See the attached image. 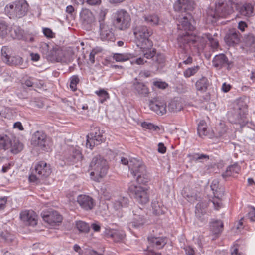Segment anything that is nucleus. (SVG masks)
<instances>
[{"instance_id":"f257e3e1","label":"nucleus","mask_w":255,"mask_h":255,"mask_svg":"<svg viewBox=\"0 0 255 255\" xmlns=\"http://www.w3.org/2000/svg\"><path fill=\"white\" fill-rule=\"evenodd\" d=\"M129 171L136 182L131 184L128 188L130 195L137 202L142 203L143 196V165L142 162L136 158L129 161Z\"/></svg>"},{"instance_id":"f03ea898","label":"nucleus","mask_w":255,"mask_h":255,"mask_svg":"<svg viewBox=\"0 0 255 255\" xmlns=\"http://www.w3.org/2000/svg\"><path fill=\"white\" fill-rule=\"evenodd\" d=\"M208 40L213 48H216L219 46L217 39L214 38L212 35L209 33L203 34L201 36L197 35H185V36H180L178 39V43L181 48L186 50L188 46L196 47L200 49L205 45Z\"/></svg>"},{"instance_id":"7ed1b4c3","label":"nucleus","mask_w":255,"mask_h":255,"mask_svg":"<svg viewBox=\"0 0 255 255\" xmlns=\"http://www.w3.org/2000/svg\"><path fill=\"white\" fill-rule=\"evenodd\" d=\"M152 34L150 30L147 29L146 32L144 31V59L148 60H144V64H149L150 66L158 68L160 64L165 62V57L162 54H156V49L153 47L152 41L148 38Z\"/></svg>"},{"instance_id":"20e7f679","label":"nucleus","mask_w":255,"mask_h":255,"mask_svg":"<svg viewBox=\"0 0 255 255\" xmlns=\"http://www.w3.org/2000/svg\"><path fill=\"white\" fill-rule=\"evenodd\" d=\"M4 10L9 18L19 19L27 14L29 5L25 0H17L8 3Z\"/></svg>"},{"instance_id":"39448f33","label":"nucleus","mask_w":255,"mask_h":255,"mask_svg":"<svg viewBox=\"0 0 255 255\" xmlns=\"http://www.w3.org/2000/svg\"><path fill=\"white\" fill-rule=\"evenodd\" d=\"M108 168L107 161L102 156L97 155L94 157L90 164L91 178L99 181V178H102L107 174Z\"/></svg>"},{"instance_id":"423d86ee","label":"nucleus","mask_w":255,"mask_h":255,"mask_svg":"<svg viewBox=\"0 0 255 255\" xmlns=\"http://www.w3.org/2000/svg\"><path fill=\"white\" fill-rule=\"evenodd\" d=\"M107 13V10L105 9L101 10L99 13L98 19L100 38L103 41H114L115 36L112 26L109 22L105 21Z\"/></svg>"},{"instance_id":"0eeeda50","label":"nucleus","mask_w":255,"mask_h":255,"mask_svg":"<svg viewBox=\"0 0 255 255\" xmlns=\"http://www.w3.org/2000/svg\"><path fill=\"white\" fill-rule=\"evenodd\" d=\"M51 173L50 165L44 161H39L35 165L34 169L29 176L28 180L30 182L36 184L40 179L48 177Z\"/></svg>"},{"instance_id":"6e6552de","label":"nucleus","mask_w":255,"mask_h":255,"mask_svg":"<svg viewBox=\"0 0 255 255\" xmlns=\"http://www.w3.org/2000/svg\"><path fill=\"white\" fill-rule=\"evenodd\" d=\"M113 23L118 29L125 30L129 28L131 18L129 14L124 9H119L113 13Z\"/></svg>"},{"instance_id":"1a4fd4ad","label":"nucleus","mask_w":255,"mask_h":255,"mask_svg":"<svg viewBox=\"0 0 255 255\" xmlns=\"http://www.w3.org/2000/svg\"><path fill=\"white\" fill-rule=\"evenodd\" d=\"M32 144L38 146L41 149L48 151L52 145L51 139L42 131H37L32 136Z\"/></svg>"},{"instance_id":"9d476101","label":"nucleus","mask_w":255,"mask_h":255,"mask_svg":"<svg viewBox=\"0 0 255 255\" xmlns=\"http://www.w3.org/2000/svg\"><path fill=\"white\" fill-rule=\"evenodd\" d=\"M103 130L96 128L94 131L90 133L87 135V142L86 146L92 149L95 145L100 144L104 141V137L103 136Z\"/></svg>"},{"instance_id":"9b49d317","label":"nucleus","mask_w":255,"mask_h":255,"mask_svg":"<svg viewBox=\"0 0 255 255\" xmlns=\"http://www.w3.org/2000/svg\"><path fill=\"white\" fill-rule=\"evenodd\" d=\"M191 18V15L187 14L181 19L180 21H179V24L177 25V28L178 30L184 31V32L182 34H179L177 38V42L178 39L180 36H185V35H193L190 33V32L193 31L194 29V26L191 24L190 22ZM177 45L178 46L180 47L178 43Z\"/></svg>"},{"instance_id":"f8f14e48","label":"nucleus","mask_w":255,"mask_h":255,"mask_svg":"<svg viewBox=\"0 0 255 255\" xmlns=\"http://www.w3.org/2000/svg\"><path fill=\"white\" fill-rule=\"evenodd\" d=\"M49 60L61 63H67L70 61L69 52L59 47L52 48V53Z\"/></svg>"},{"instance_id":"ddd939ff","label":"nucleus","mask_w":255,"mask_h":255,"mask_svg":"<svg viewBox=\"0 0 255 255\" xmlns=\"http://www.w3.org/2000/svg\"><path fill=\"white\" fill-rule=\"evenodd\" d=\"M133 31L136 45L142 49L143 46V25L142 20H136L134 22Z\"/></svg>"},{"instance_id":"4468645a","label":"nucleus","mask_w":255,"mask_h":255,"mask_svg":"<svg viewBox=\"0 0 255 255\" xmlns=\"http://www.w3.org/2000/svg\"><path fill=\"white\" fill-rule=\"evenodd\" d=\"M41 216L45 222L51 225L59 223L62 220L61 215L58 212L52 209L43 211L41 213Z\"/></svg>"},{"instance_id":"2eb2a0df","label":"nucleus","mask_w":255,"mask_h":255,"mask_svg":"<svg viewBox=\"0 0 255 255\" xmlns=\"http://www.w3.org/2000/svg\"><path fill=\"white\" fill-rule=\"evenodd\" d=\"M20 218L26 225L34 226L37 223V216L32 210H24L21 212Z\"/></svg>"},{"instance_id":"dca6fc26","label":"nucleus","mask_w":255,"mask_h":255,"mask_svg":"<svg viewBox=\"0 0 255 255\" xmlns=\"http://www.w3.org/2000/svg\"><path fill=\"white\" fill-rule=\"evenodd\" d=\"M77 201L81 208L86 211L92 209L95 204L93 199L91 196L85 194L78 195Z\"/></svg>"},{"instance_id":"f3484780","label":"nucleus","mask_w":255,"mask_h":255,"mask_svg":"<svg viewBox=\"0 0 255 255\" xmlns=\"http://www.w3.org/2000/svg\"><path fill=\"white\" fill-rule=\"evenodd\" d=\"M173 7L176 11L187 12L193 8V3L191 0H177L174 4Z\"/></svg>"},{"instance_id":"a211bd4d","label":"nucleus","mask_w":255,"mask_h":255,"mask_svg":"<svg viewBox=\"0 0 255 255\" xmlns=\"http://www.w3.org/2000/svg\"><path fill=\"white\" fill-rule=\"evenodd\" d=\"M240 34L238 31L231 30L227 33L224 38L227 45L229 46H234L239 43L240 41Z\"/></svg>"},{"instance_id":"6ab92c4d","label":"nucleus","mask_w":255,"mask_h":255,"mask_svg":"<svg viewBox=\"0 0 255 255\" xmlns=\"http://www.w3.org/2000/svg\"><path fill=\"white\" fill-rule=\"evenodd\" d=\"M235 7L239 13L246 17H250L253 14V6L251 3H245L244 4L236 3Z\"/></svg>"},{"instance_id":"aec40b11","label":"nucleus","mask_w":255,"mask_h":255,"mask_svg":"<svg viewBox=\"0 0 255 255\" xmlns=\"http://www.w3.org/2000/svg\"><path fill=\"white\" fill-rule=\"evenodd\" d=\"M105 234L115 242H121L125 237V232L122 230L106 229Z\"/></svg>"},{"instance_id":"412c9836","label":"nucleus","mask_w":255,"mask_h":255,"mask_svg":"<svg viewBox=\"0 0 255 255\" xmlns=\"http://www.w3.org/2000/svg\"><path fill=\"white\" fill-rule=\"evenodd\" d=\"M243 48L247 51L251 52L255 51V36L253 34L249 33L245 36Z\"/></svg>"},{"instance_id":"4be33fe9","label":"nucleus","mask_w":255,"mask_h":255,"mask_svg":"<svg viewBox=\"0 0 255 255\" xmlns=\"http://www.w3.org/2000/svg\"><path fill=\"white\" fill-rule=\"evenodd\" d=\"M223 223L221 220H212L210 223V230L211 234L215 237L213 239L217 238L223 231Z\"/></svg>"},{"instance_id":"5701e85b","label":"nucleus","mask_w":255,"mask_h":255,"mask_svg":"<svg viewBox=\"0 0 255 255\" xmlns=\"http://www.w3.org/2000/svg\"><path fill=\"white\" fill-rule=\"evenodd\" d=\"M133 220L129 223V226L137 228L142 224L143 216L142 209L141 207H137L133 211Z\"/></svg>"},{"instance_id":"b1692460","label":"nucleus","mask_w":255,"mask_h":255,"mask_svg":"<svg viewBox=\"0 0 255 255\" xmlns=\"http://www.w3.org/2000/svg\"><path fill=\"white\" fill-rule=\"evenodd\" d=\"M149 107L154 112H166V106L164 102L157 100H151L149 102Z\"/></svg>"},{"instance_id":"393cba45","label":"nucleus","mask_w":255,"mask_h":255,"mask_svg":"<svg viewBox=\"0 0 255 255\" xmlns=\"http://www.w3.org/2000/svg\"><path fill=\"white\" fill-rule=\"evenodd\" d=\"M241 168L238 163H234L227 167L226 171L222 174L224 178L229 177H234L236 174H239Z\"/></svg>"},{"instance_id":"a878e982","label":"nucleus","mask_w":255,"mask_h":255,"mask_svg":"<svg viewBox=\"0 0 255 255\" xmlns=\"http://www.w3.org/2000/svg\"><path fill=\"white\" fill-rule=\"evenodd\" d=\"M228 62L227 57L223 54L216 55L212 61L213 65L218 69L226 66L228 65Z\"/></svg>"},{"instance_id":"bb28decb","label":"nucleus","mask_w":255,"mask_h":255,"mask_svg":"<svg viewBox=\"0 0 255 255\" xmlns=\"http://www.w3.org/2000/svg\"><path fill=\"white\" fill-rule=\"evenodd\" d=\"M206 207V204L203 203H199L196 206V217L201 222H205L207 221V218L205 216Z\"/></svg>"},{"instance_id":"cd10ccee","label":"nucleus","mask_w":255,"mask_h":255,"mask_svg":"<svg viewBox=\"0 0 255 255\" xmlns=\"http://www.w3.org/2000/svg\"><path fill=\"white\" fill-rule=\"evenodd\" d=\"M80 18L82 20L88 24H91L95 21L94 15L88 9H83L80 12Z\"/></svg>"},{"instance_id":"c85d7f7f","label":"nucleus","mask_w":255,"mask_h":255,"mask_svg":"<svg viewBox=\"0 0 255 255\" xmlns=\"http://www.w3.org/2000/svg\"><path fill=\"white\" fill-rule=\"evenodd\" d=\"M247 98H240L235 102L233 109L235 111L245 112L247 109Z\"/></svg>"},{"instance_id":"c756f323","label":"nucleus","mask_w":255,"mask_h":255,"mask_svg":"<svg viewBox=\"0 0 255 255\" xmlns=\"http://www.w3.org/2000/svg\"><path fill=\"white\" fill-rule=\"evenodd\" d=\"M133 87L135 92L138 94L143 93V80L141 73H140L138 77L134 79Z\"/></svg>"},{"instance_id":"7c9ffc66","label":"nucleus","mask_w":255,"mask_h":255,"mask_svg":"<svg viewBox=\"0 0 255 255\" xmlns=\"http://www.w3.org/2000/svg\"><path fill=\"white\" fill-rule=\"evenodd\" d=\"M148 241L151 246L158 249L163 248L166 244L165 239L162 238L150 237L148 238Z\"/></svg>"},{"instance_id":"2f4dec72","label":"nucleus","mask_w":255,"mask_h":255,"mask_svg":"<svg viewBox=\"0 0 255 255\" xmlns=\"http://www.w3.org/2000/svg\"><path fill=\"white\" fill-rule=\"evenodd\" d=\"M208 80L205 77H202L199 79L195 84L196 89L201 92L206 91L208 88Z\"/></svg>"},{"instance_id":"473e14b6","label":"nucleus","mask_w":255,"mask_h":255,"mask_svg":"<svg viewBox=\"0 0 255 255\" xmlns=\"http://www.w3.org/2000/svg\"><path fill=\"white\" fill-rule=\"evenodd\" d=\"M10 151L13 154H17L20 152L23 148V145L19 140L14 138L13 141L10 140Z\"/></svg>"},{"instance_id":"72a5a7b5","label":"nucleus","mask_w":255,"mask_h":255,"mask_svg":"<svg viewBox=\"0 0 255 255\" xmlns=\"http://www.w3.org/2000/svg\"><path fill=\"white\" fill-rule=\"evenodd\" d=\"M52 48H54L51 44L46 43H42L40 45V50L43 55L48 59H49L52 53Z\"/></svg>"},{"instance_id":"f704fd0d","label":"nucleus","mask_w":255,"mask_h":255,"mask_svg":"<svg viewBox=\"0 0 255 255\" xmlns=\"http://www.w3.org/2000/svg\"><path fill=\"white\" fill-rule=\"evenodd\" d=\"M151 206L153 210V213L154 214L159 215L164 213L165 208L162 203H159L156 201H154L152 202Z\"/></svg>"},{"instance_id":"c9c22d12","label":"nucleus","mask_w":255,"mask_h":255,"mask_svg":"<svg viewBox=\"0 0 255 255\" xmlns=\"http://www.w3.org/2000/svg\"><path fill=\"white\" fill-rule=\"evenodd\" d=\"M71 151L72 152V154L68 158V161L75 163L81 160L82 154L79 149L72 147L71 148Z\"/></svg>"},{"instance_id":"e433bc0d","label":"nucleus","mask_w":255,"mask_h":255,"mask_svg":"<svg viewBox=\"0 0 255 255\" xmlns=\"http://www.w3.org/2000/svg\"><path fill=\"white\" fill-rule=\"evenodd\" d=\"M197 131L199 136L201 137L207 135L208 129L207 124L204 120L200 121L198 123Z\"/></svg>"},{"instance_id":"4c0bfd02","label":"nucleus","mask_w":255,"mask_h":255,"mask_svg":"<svg viewBox=\"0 0 255 255\" xmlns=\"http://www.w3.org/2000/svg\"><path fill=\"white\" fill-rule=\"evenodd\" d=\"M10 139L6 135H0V149L6 150L9 148Z\"/></svg>"},{"instance_id":"58836bf2","label":"nucleus","mask_w":255,"mask_h":255,"mask_svg":"<svg viewBox=\"0 0 255 255\" xmlns=\"http://www.w3.org/2000/svg\"><path fill=\"white\" fill-rule=\"evenodd\" d=\"M129 200L128 198L122 197L119 198L114 203V207L116 210H120L122 208L128 206Z\"/></svg>"},{"instance_id":"ea45409f","label":"nucleus","mask_w":255,"mask_h":255,"mask_svg":"<svg viewBox=\"0 0 255 255\" xmlns=\"http://www.w3.org/2000/svg\"><path fill=\"white\" fill-rule=\"evenodd\" d=\"M168 108L170 112H180L183 110L181 105L177 100L171 101L169 103Z\"/></svg>"},{"instance_id":"a19ab883","label":"nucleus","mask_w":255,"mask_h":255,"mask_svg":"<svg viewBox=\"0 0 255 255\" xmlns=\"http://www.w3.org/2000/svg\"><path fill=\"white\" fill-rule=\"evenodd\" d=\"M23 63L22 58L19 56H11L9 57V59H6V62L7 64L11 66L13 65H20Z\"/></svg>"},{"instance_id":"79ce46f5","label":"nucleus","mask_w":255,"mask_h":255,"mask_svg":"<svg viewBox=\"0 0 255 255\" xmlns=\"http://www.w3.org/2000/svg\"><path fill=\"white\" fill-rule=\"evenodd\" d=\"M144 21L150 25H157L159 22V18L156 14L150 15L144 17Z\"/></svg>"},{"instance_id":"37998d69","label":"nucleus","mask_w":255,"mask_h":255,"mask_svg":"<svg viewBox=\"0 0 255 255\" xmlns=\"http://www.w3.org/2000/svg\"><path fill=\"white\" fill-rule=\"evenodd\" d=\"M76 227L80 232L87 233L90 230L89 224L82 221H77Z\"/></svg>"},{"instance_id":"c03bdc74","label":"nucleus","mask_w":255,"mask_h":255,"mask_svg":"<svg viewBox=\"0 0 255 255\" xmlns=\"http://www.w3.org/2000/svg\"><path fill=\"white\" fill-rule=\"evenodd\" d=\"M200 69L198 65L189 67L183 72V75L186 78H189L196 74Z\"/></svg>"},{"instance_id":"a18cd8bd","label":"nucleus","mask_w":255,"mask_h":255,"mask_svg":"<svg viewBox=\"0 0 255 255\" xmlns=\"http://www.w3.org/2000/svg\"><path fill=\"white\" fill-rule=\"evenodd\" d=\"M10 33L11 36L15 39H20L23 35L22 29L17 26H13L11 29Z\"/></svg>"},{"instance_id":"49530a36","label":"nucleus","mask_w":255,"mask_h":255,"mask_svg":"<svg viewBox=\"0 0 255 255\" xmlns=\"http://www.w3.org/2000/svg\"><path fill=\"white\" fill-rule=\"evenodd\" d=\"M11 53L12 51L11 48L6 46L2 47L1 49V58L5 63L6 62V58L7 60L9 59V57L11 55Z\"/></svg>"},{"instance_id":"de8ad7c7","label":"nucleus","mask_w":255,"mask_h":255,"mask_svg":"<svg viewBox=\"0 0 255 255\" xmlns=\"http://www.w3.org/2000/svg\"><path fill=\"white\" fill-rule=\"evenodd\" d=\"M152 85L155 87L161 90H164L169 86V84L167 83L162 81L160 79H153Z\"/></svg>"},{"instance_id":"09e8293b","label":"nucleus","mask_w":255,"mask_h":255,"mask_svg":"<svg viewBox=\"0 0 255 255\" xmlns=\"http://www.w3.org/2000/svg\"><path fill=\"white\" fill-rule=\"evenodd\" d=\"M95 93L100 97V101L102 103L109 98L108 93L103 89L96 91Z\"/></svg>"},{"instance_id":"8fccbe9b","label":"nucleus","mask_w":255,"mask_h":255,"mask_svg":"<svg viewBox=\"0 0 255 255\" xmlns=\"http://www.w3.org/2000/svg\"><path fill=\"white\" fill-rule=\"evenodd\" d=\"M130 55L128 53H115L113 55V58L117 62H124L130 59Z\"/></svg>"},{"instance_id":"3c124183","label":"nucleus","mask_w":255,"mask_h":255,"mask_svg":"<svg viewBox=\"0 0 255 255\" xmlns=\"http://www.w3.org/2000/svg\"><path fill=\"white\" fill-rule=\"evenodd\" d=\"M214 196L212 198V202L215 210H218L223 207L222 199L216 195V193L214 192Z\"/></svg>"},{"instance_id":"603ef678","label":"nucleus","mask_w":255,"mask_h":255,"mask_svg":"<svg viewBox=\"0 0 255 255\" xmlns=\"http://www.w3.org/2000/svg\"><path fill=\"white\" fill-rule=\"evenodd\" d=\"M70 80V88L71 90L75 91L77 89V85L80 81L79 77L77 75H73L71 77Z\"/></svg>"},{"instance_id":"864d4df0","label":"nucleus","mask_w":255,"mask_h":255,"mask_svg":"<svg viewBox=\"0 0 255 255\" xmlns=\"http://www.w3.org/2000/svg\"><path fill=\"white\" fill-rule=\"evenodd\" d=\"M7 24L4 21L0 20V37H4L7 35Z\"/></svg>"},{"instance_id":"5fc2aeb1","label":"nucleus","mask_w":255,"mask_h":255,"mask_svg":"<svg viewBox=\"0 0 255 255\" xmlns=\"http://www.w3.org/2000/svg\"><path fill=\"white\" fill-rule=\"evenodd\" d=\"M144 128L151 131V132L157 131L160 129V128L151 123L144 122Z\"/></svg>"},{"instance_id":"6e6d98bb","label":"nucleus","mask_w":255,"mask_h":255,"mask_svg":"<svg viewBox=\"0 0 255 255\" xmlns=\"http://www.w3.org/2000/svg\"><path fill=\"white\" fill-rule=\"evenodd\" d=\"M217 131L220 136L224 135L227 132V128L224 123L220 122L217 127Z\"/></svg>"},{"instance_id":"4d7b16f0","label":"nucleus","mask_w":255,"mask_h":255,"mask_svg":"<svg viewBox=\"0 0 255 255\" xmlns=\"http://www.w3.org/2000/svg\"><path fill=\"white\" fill-rule=\"evenodd\" d=\"M42 32L45 37L48 38H52L54 37V33L52 30L49 28H42Z\"/></svg>"},{"instance_id":"13d9d810","label":"nucleus","mask_w":255,"mask_h":255,"mask_svg":"<svg viewBox=\"0 0 255 255\" xmlns=\"http://www.w3.org/2000/svg\"><path fill=\"white\" fill-rule=\"evenodd\" d=\"M244 218H242L235 225V227L237 230V232H240L244 227Z\"/></svg>"},{"instance_id":"bf43d9fd","label":"nucleus","mask_w":255,"mask_h":255,"mask_svg":"<svg viewBox=\"0 0 255 255\" xmlns=\"http://www.w3.org/2000/svg\"><path fill=\"white\" fill-rule=\"evenodd\" d=\"M185 253L188 255H194L195 251L192 247L190 246H185L183 247Z\"/></svg>"},{"instance_id":"052dcab7","label":"nucleus","mask_w":255,"mask_h":255,"mask_svg":"<svg viewBox=\"0 0 255 255\" xmlns=\"http://www.w3.org/2000/svg\"><path fill=\"white\" fill-rule=\"evenodd\" d=\"M248 218L251 221H255V208H252L248 214Z\"/></svg>"},{"instance_id":"680f3d73","label":"nucleus","mask_w":255,"mask_h":255,"mask_svg":"<svg viewBox=\"0 0 255 255\" xmlns=\"http://www.w3.org/2000/svg\"><path fill=\"white\" fill-rule=\"evenodd\" d=\"M191 157V159L193 160H201L203 158H206L207 156L204 154H195L193 155L190 156Z\"/></svg>"},{"instance_id":"e2e57ef3","label":"nucleus","mask_w":255,"mask_h":255,"mask_svg":"<svg viewBox=\"0 0 255 255\" xmlns=\"http://www.w3.org/2000/svg\"><path fill=\"white\" fill-rule=\"evenodd\" d=\"M247 26L248 25L246 22L241 21L238 23V28L241 31L243 32Z\"/></svg>"},{"instance_id":"0e129e2a","label":"nucleus","mask_w":255,"mask_h":255,"mask_svg":"<svg viewBox=\"0 0 255 255\" xmlns=\"http://www.w3.org/2000/svg\"><path fill=\"white\" fill-rule=\"evenodd\" d=\"M158 151L161 153L164 154L166 151V148L162 143H159L158 145Z\"/></svg>"},{"instance_id":"69168bd1","label":"nucleus","mask_w":255,"mask_h":255,"mask_svg":"<svg viewBox=\"0 0 255 255\" xmlns=\"http://www.w3.org/2000/svg\"><path fill=\"white\" fill-rule=\"evenodd\" d=\"M218 185L219 182L216 180H213V182H212L210 187L211 189L213 191V193L215 192V191L217 192Z\"/></svg>"},{"instance_id":"338daca9","label":"nucleus","mask_w":255,"mask_h":255,"mask_svg":"<svg viewBox=\"0 0 255 255\" xmlns=\"http://www.w3.org/2000/svg\"><path fill=\"white\" fill-rule=\"evenodd\" d=\"M6 202H7L6 197H0V210L4 208Z\"/></svg>"},{"instance_id":"774afa93","label":"nucleus","mask_w":255,"mask_h":255,"mask_svg":"<svg viewBox=\"0 0 255 255\" xmlns=\"http://www.w3.org/2000/svg\"><path fill=\"white\" fill-rule=\"evenodd\" d=\"M232 11V9L230 8H228L227 9L222 10L221 14H220L218 16L219 17H224L226 16V15L229 14Z\"/></svg>"}]
</instances>
